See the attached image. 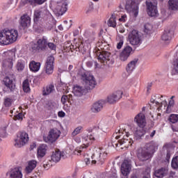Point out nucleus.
<instances>
[{
  "instance_id": "1",
  "label": "nucleus",
  "mask_w": 178,
  "mask_h": 178,
  "mask_svg": "<svg viewBox=\"0 0 178 178\" xmlns=\"http://www.w3.org/2000/svg\"><path fill=\"white\" fill-rule=\"evenodd\" d=\"M117 134H125L126 136L120 140V145H122L125 148H128L129 146L131 145L134 143L133 138V129L131 127H124L118 130Z\"/></svg>"
},
{
  "instance_id": "2",
  "label": "nucleus",
  "mask_w": 178,
  "mask_h": 178,
  "mask_svg": "<svg viewBox=\"0 0 178 178\" xmlns=\"http://www.w3.org/2000/svg\"><path fill=\"white\" fill-rule=\"evenodd\" d=\"M134 122L137 123L138 127H140L134 133L132 131V138L134 141H136V140H138V138H141V137H143L145 133L143 129V127H145V124H147V122L145 121V115H144L143 113H138L135 117Z\"/></svg>"
},
{
  "instance_id": "3",
  "label": "nucleus",
  "mask_w": 178,
  "mask_h": 178,
  "mask_svg": "<svg viewBox=\"0 0 178 178\" xmlns=\"http://www.w3.org/2000/svg\"><path fill=\"white\" fill-rule=\"evenodd\" d=\"M78 77H79L83 86L86 87V90H94V88H95L97 79H95V77H94L92 74L80 71L78 73Z\"/></svg>"
},
{
  "instance_id": "4",
  "label": "nucleus",
  "mask_w": 178,
  "mask_h": 178,
  "mask_svg": "<svg viewBox=\"0 0 178 178\" xmlns=\"http://www.w3.org/2000/svg\"><path fill=\"white\" fill-rule=\"evenodd\" d=\"M143 0H127L125 10L134 17L138 16V5Z\"/></svg>"
},
{
  "instance_id": "5",
  "label": "nucleus",
  "mask_w": 178,
  "mask_h": 178,
  "mask_svg": "<svg viewBox=\"0 0 178 178\" xmlns=\"http://www.w3.org/2000/svg\"><path fill=\"white\" fill-rule=\"evenodd\" d=\"M131 45L140 47L143 43V35L137 30H133L128 36Z\"/></svg>"
},
{
  "instance_id": "6",
  "label": "nucleus",
  "mask_w": 178,
  "mask_h": 178,
  "mask_svg": "<svg viewBox=\"0 0 178 178\" xmlns=\"http://www.w3.org/2000/svg\"><path fill=\"white\" fill-rule=\"evenodd\" d=\"M29 141V134L24 131L19 133L17 139H15V146L17 148H22L23 145H26Z\"/></svg>"
},
{
  "instance_id": "7",
  "label": "nucleus",
  "mask_w": 178,
  "mask_h": 178,
  "mask_svg": "<svg viewBox=\"0 0 178 178\" xmlns=\"http://www.w3.org/2000/svg\"><path fill=\"white\" fill-rule=\"evenodd\" d=\"M147 8V14L149 16L154 17L158 15V10L156 9V5L158 1L156 0H149L146 1Z\"/></svg>"
},
{
  "instance_id": "8",
  "label": "nucleus",
  "mask_w": 178,
  "mask_h": 178,
  "mask_svg": "<svg viewBox=\"0 0 178 178\" xmlns=\"http://www.w3.org/2000/svg\"><path fill=\"white\" fill-rule=\"evenodd\" d=\"M97 59L99 62H101V63L108 65V66L113 65L112 57L111 56V54L108 51L100 52V54L98 56Z\"/></svg>"
},
{
  "instance_id": "9",
  "label": "nucleus",
  "mask_w": 178,
  "mask_h": 178,
  "mask_svg": "<svg viewBox=\"0 0 178 178\" xmlns=\"http://www.w3.org/2000/svg\"><path fill=\"white\" fill-rule=\"evenodd\" d=\"M51 17L49 11L45 8L35 10L34 12V22H39L40 19H48Z\"/></svg>"
},
{
  "instance_id": "10",
  "label": "nucleus",
  "mask_w": 178,
  "mask_h": 178,
  "mask_svg": "<svg viewBox=\"0 0 178 178\" xmlns=\"http://www.w3.org/2000/svg\"><path fill=\"white\" fill-rule=\"evenodd\" d=\"M67 3L65 0H58L56 1V5L54 8V12L58 16H62L67 10Z\"/></svg>"
},
{
  "instance_id": "11",
  "label": "nucleus",
  "mask_w": 178,
  "mask_h": 178,
  "mask_svg": "<svg viewBox=\"0 0 178 178\" xmlns=\"http://www.w3.org/2000/svg\"><path fill=\"white\" fill-rule=\"evenodd\" d=\"M60 136V131L57 129H51L49 132L47 137H44V141L45 143H55Z\"/></svg>"
},
{
  "instance_id": "12",
  "label": "nucleus",
  "mask_w": 178,
  "mask_h": 178,
  "mask_svg": "<svg viewBox=\"0 0 178 178\" xmlns=\"http://www.w3.org/2000/svg\"><path fill=\"white\" fill-rule=\"evenodd\" d=\"M6 35L8 40H7V42H8V45L10 44H13V42H16L17 40V37L19 36V33L17 32V30L15 29H8L7 31H6Z\"/></svg>"
},
{
  "instance_id": "13",
  "label": "nucleus",
  "mask_w": 178,
  "mask_h": 178,
  "mask_svg": "<svg viewBox=\"0 0 178 178\" xmlns=\"http://www.w3.org/2000/svg\"><path fill=\"white\" fill-rule=\"evenodd\" d=\"M108 155V153L105 152H100L99 153L97 152L93 154L92 156V163H97L98 162L100 165L104 163L105 161V157Z\"/></svg>"
},
{
  "instance_id": "14",
  "label": "nucleus",
  "mask_w": 178,
  "mask_h": 178,
  "mask_svg": "<svg viewBox=\"0 0 178 178\" xmlns=\"http://www.w3.org/2000/svg\"><path fill=\"white\" fill-rule=\"evenodd\" d=\"M6 176L9 178H23V174H22V168L17 167L10 169V170L6 173Z\"/></svg>"
},
{
  "instance_id": "15",
  "label": "nucleus",
  "mask_w": 178,
  "mask_h": 178,
  "mask_svg": "<svg viewBox=\"0 0 178 178\" xmlns=\"http://www.w3.org/2000/svg\"><path fill=\"white\" fill-rule=\"evenodd\" d=\"M122 95H123V92L121 90L115 92L107 97L106 102H108V104H116L122 98Z\"/></svg>"
},
{
  "instance_id": "16",
  "label": "nucleus",
  "mask_w": 178,
  "mask_h": 178,
  "mask_svg": "<svg viewBox=\"0 0 178 178\" xmlns=\"http://www.w3.org/2000/svg\"><path fill=\"white\" fill-rule=\"evenodd\" d=\"M55 61V58L50 56L47 58V62L45 64V72L47 74H52L54 73V62Z\"/></svg>"
},
{
  "instance_id": "17",
  "label": "nucleus",
  "mask_w": 178,
  "mask_h": 178,
  "mask_svg": "<svg viewBox=\"0 0 178 178\" xmlns=\"http://www.w3.org/2000/svg\"><path fill=\"white\" fill-rule=\"evenodd\" d=\"M106 104V100L101 99L95 103H94L91 107V111L93 113H99L102 109H104V106Z\"/></svg>"
},
{
  "instance_id": "18",
  "label": "nucleus",
  "mask_w": 178,
  "mask_h": 178,
  "mask_svg": "<svg viewBox=\"0 0 178 178\" xmlns=\"http://www.w3.org/2000/svg\"><path fill=\"white\" fill-rule=\"evenodd\" d=\"M151 156H152V155H151V153H149L147 150L140 149L138 151L137 157L140 162H145V161H148Z\"/></svg>"
},
{
  "instance_id": "19",
  "label": "nucleus",
  "mask_w": 178,
  "mask_h": 178,
  "mask_svg": "<svg viewBox=\"0 0 178 178\" xmlns=\"http://www.w3.org/2000/svg\"><path fill=\"white\" fill-rule=\"evenodd\" d=\"M88 91V89L86 88V86L76 85L74 87L72 92L75 97H83Z\"/></svg>"
},
{
  "instance_id": "20",
  "label": "nucleus",
  "mask_w": 178,
  "mask_h": 178,
  "mask_svg": "<svg viewBox=\"0 0 178 178\" xmlns=\"http://www.w3.org/2000/svg\"><path fill=\"white\" fill-rule=\"evenodd\" d=\"M15 79L16 78L13 74L11 76V78L10 76H6L3 79L4 85L7 86L8 88L10 90V91H13V90L16 88V85H15V83H13V81H15Z\"/></svg>"
},
{
  "instance_id": "21",
  "label": "nucleus",
  "mask_w": 178,
  "mask_h": 178,
  "mask_svg": "<svg viewBox=\"0 0 178 178\" xmlns=\"http://www.w3.org/2000/svg\"><path fill=\"white\" fill-rule=\"evenodd\" d=\"M131 170V162L129 160H124L121 165V173L123 176H127Z\"/></svg>"
},
{
  "instance_id": "22",
  "label": "nucleus",
  "mask_w": 178,
  "mask_h": 178,
  "mask_svg": "<svg viewBox=\"0 0 178 178\" xmlns=\"http://www.w3.org/2000/svg\"><path fill=\"white\" fill-rule=\"evenodd\" d=\"M132 51H133V48H131V47L130 46L125 47L120 54V60H122V62L127 60Z\"/></svg>"
},
{
  "instance_id": "23",
  "label": "nucleus",
  "mask_w": 178,
  "mask_h": 178,
  "mask_svg": "<svg viewBox=\"0 0 178 178\" xmlns=\"http://www.w3.org/2000/svg\"><path fill=\"white\" fill-rule=\"evenodd\" d=\"M20 26L22 27V29H27L28 27H30V24L31 23V18H30V16H29L27 14H24L22 15L20 18Z\"/></svg>"
},
{
  "instance_id": "24",
  "label": "nucleus",
  "mask_w": 178,
  "mask_h": 178,
  "mask_svg": "<svg viewBox=\"0 0 178 178\" xmlns=\"http://www.w3.org/2000/svg\"><path fill=\"white\" fill-rule=\"evenodd\" d=\"M145 149L146 151H148V152L152 155V154L158 149V143L154 141L147 143L145 145Z\"/></svg>"
},
{
  "instance_id": "25",
  "label": "nucleus",
  "mask_w": 178,
  "mask_h": 178,
  "mask_svg": "<svg viewBox=\"0 0 178 178\" xmlns=\"http://www.w3.org/2000/svg\"><path fill=\"white\" fill-rule=\"evenodd\" d=\"M169 169L168 168H161L154 172V176L157 178H163L168 175Z\"/></svg>"
},
{
  "instance_id": "26",
  "label": "nucleus",
  "mask_w": 178,
  "mask_h": 178,
  "mask_svg": "<svg viewBox=\"0 0 178 178\" xmlns=\"http://www.w3.org/2000/svg\"><path fill=\"white\" fill-rule=\"evenodd\" d=\"M6 31L8 29H3L0 31V44L1 45H9L8 39L6 36Z\"/></svg>"
},
{
  "instance_id": "27",
  "label": "nucleus",
  "mask_w": 178,
  "mask_h": 178,
  "mask_svg": "<svg viewBox=\"0 0 178 178\" xmlns=\"http://www.w3.org/2000/svg\"><path fill=\"white\" fill-rule=\"evenodd\" d=\"M47 44L48 43L47 42V39L45 38L39 39L38 40V47H37L38 51H45L47 49Z\"/></svg>"
},
{
  "instance_id": "28",
  "label": "nucleus",
  "mask_w": 178,
  "mask_h": 178,
  "mask_svg": "<svg viewBox=\"0 0 178 178\" xmlns=\"http://www.w3.org/2000/svg\"><path fill=\"white\" fill-rule=\"evenodd\" d=\"M47 150H48V146H47V145H41L38 148V158H43V156H45V154H47Z\"/></svg>"
},
{
  "instance_id": "29",
  "label": "nucleus",
  "mask_w": 178,
  "mask_h": 178,
  "mask_svg": "<svg viewBox=\"0 0 178 178\" xmlns=\"http://www.w3.org/2000/svg\"><path fill=\"white\" fill-rule=\"evenodd\" d=\"M138 62V58H135L132 61H131L127 66V72L128 73H131L135 69L137 63Z\"/></svg>"
},
{
  "instance_id": "30",
  "label": "nucleus",
  "mask_w": 178,
  "mask_h": 178,
  "mask_svg": "<svg viewBox=\"0 0 178 178\" xmlns=\"http://www.w3.org/2000/svg\"><path fill=\"white\" fill-rule=\"evenodd\" d=\"M168 9L177 12L178 10V0H169Z\"/></svg>"
},
{
  "instance_id": "31",
  "label": "nucleus",
  "mask_w": 178,
  "mask_h": 178,
  "mask_svg": "<svg viewBox=\"0 0 178 178\" xmlns=\"http://www.w3.org/2000/svg\"><path fill=\"white\" fill-rule=\"evenodd\" d=\"M172 35H173V31L170 29H167L164 31L163 35L161 36V39L163 41H170L172 40Z\"/></svg>"
},
{
  "instance_id": "32",
  "label": "nucleus",
  "mask_w": 178,
  "mask_h": 178,
  "mask_svg": "<svg viewBox=\"0 0 178 178\" xmlns=\"http://www.w3.org/2000/svg\"><path fill=\"white\" fill-rule=\"evenodd\" d=\"M62 104H65L67 102L69 104H73L74 102V97L72 95H63L61 97Z\"/></svg>"
},
{
  "instance_id": "33",
  "label": "nucleus",
  "mask_w": 178,
  "mask_h": 178,
  "mask_svg": "<svg viewBox=\"0 0 178 178\" xmlns=\"http://www.w3.org/2000/svg\"><path fill=\"white\" fill-rule=\"evenodd\" d=\"M62 158V153L59 150H55L51 154V161L53 162H59Z\"/></svg>"
},
{
  "instance_id": "34",
  "label": "nucleus",
  "mask_w": 178,
  "mask_h": 178,
  "mask_svg": "<svg viewBox=\"0 0 178 178\" xmlns=\"http://www.w3.org/2000/svg\"><path fill=\"white\" fill-rule=\"evenodd\" d=\"M37 166V161L32 160L29 162L28 166L26 168V173H31Z\"/></svg>"
},
{
  "instance_id": "35",
  "label": "nucleus",
  "mask_w": 178,
  "mask_h": 178,
  "mask_svg": "<svg viewBox=\"0 0 178 178\" xmlns=\"http://www.w3.org/2000/svg\"><path fill=\"white\" fill-rule=\"evenodd\" d=\"M41 67V63H37L35 61H32L29 64V69L31 72H38L40 70V67Z\"/></svg>"
},
{
  "instance_id": "36",
  "label": "nucleus",
  "mask_w": 178,
  "mask_h": 178,
  "mask_svg": "<svg viewBox=\"0 0 178 178\" xmlns=\"http://www.w3.org/2000/svg\"><path fill=\"white\" fill-rule=\"evenodd\" d=\"M118 133V130L115 133L116 136H115V138H112V140H111V144L113 145V147H118V145H119V144H120V140H118V138H120V136L121 134H117Z\"/></svg>"
},
{
  "instance_id": "37",
  "label": "nucleus",
  "mask_w": 178,
  "mask_h": 178,
  "mask_svg": "<svg viewBox=\"0 0 178 178\" xmlns=\"http://www.w3.org/2000/svg\"><path fill=\"white\" fill-rule=\"evenodd\" d=\"M108 26H109V27H116V15L112 14L111 17L108 21Z\"/></svg>"
},
{
  "instance_id": "38",
  "label": "nucleus",
  "mask_w": 178,
  "mask_h": 178,
  "mask_svg": "<svg viewBox=\"0 0 178 178\" xmlns=\"http://www.w3.org/2000/svg\"><path fill=\"white\" fill-rule=\"evenodd\" d=\"M54 91H55V86L54 85H49L43 90V95H49Z\"/></svg>"
},
{
  "instance_id": "39",
  "label": "nucleus",
  "mask_w": 178,
  "mask_h": 178,
  "mask_svg": "<svg viewBox=\"0 0 178 178\" xmlns=\"http://www.w3.org/2000/svg\"><path fill=\"white\" fill-rule=\"evenodd\" d=\"M87 147H88V145H85L83 144L82 146H80L79 147H76L75 149V150L74 151V155H79V154H81V152L83 149H86V148H87Z\"/></svg>"
},
{
  "instance_id": "40",
  "label": "nucleus",
  "mask_w": 178,
  "mask_h": 178,
  "mask_svg": "<svg viewBox=\"0 0 178 178\" xmlns=\"http://www.w3.org/2000/svg\"><path fill=\"white\" fill-rule=\"evenodd\" d=\"M170 145L167 144L163 146V149H166L167 150V154H166V156H165V160L167 161V162H169V159H170Z\"/></svg>"
},
{
  "instance_id": "41",
  "label": "nucleus",
  "mask_w": 178,
  "mask_h": 178,
  "mask_svg": "<svg viewBox=\"0 0 178 178\" xmlns=\"http://www.w3.org/2000/svg\"><path fill=\"white\" fill-rule=\"evenodd\" d=\"M22 88H23L24 92H30V84L29 83V79H26L23 82Z\"/></svg>"
},
{
  "instance_id": "42",
  "label": "nucleus",
  "mask_w": 178,
  "mask_h": 178,
  "mask_svg": "<svg viewBox=\"0 0 178 178\" xmlns=\"http://www.w3.org/2000/svg\"><path fill=\"white\" fill-rule=\"evenodd\" d=\"M171 73L172 74H175L176 73H178V58L174 60L172 63V70Z\"/></svg>"
},
{
  "instance_id": "43",
  "label": "nucleus",
  "mask_w": 178,
  "mask_h": 178,
  "mask_svg": "<svg viewBox=\"0 0 178 178\" xmlns=\"http://www.w3.org/2000/svg\"><path fill=\"white\" fill-rule=\"evenodd\" d=\"M17 70L18 72H22L24 70V61L19 60L17 63V66H16Z\"/></svg>"
},
{
  "instance_id": "44",
  "label": "nucleus",
  "mask_w": 178,
  "mask_h": 178,
  "mask_svg": "<svg viewBox=\"0 0 178 178\" xmlns=\"http://www.w3.org/2000/svg\"><path fill=\"white\" fill-rule=\"evenodd\" d=\"M74 48V46L72 45V43L70 42H67L65 46H64V49L65 51V52H73V50Z\"/></svg>"
},
{
  "instance_id": "45",
  "label": "nucleus",
  "mask_w": 178,
  "mask_h": 178,
  "mask_svg": "<svg viewBox=\"0 0 178 178\" xmlns=\"http://www.w3.org/2000/svg\"><path fill=\"white\" fill-rule=\"evenodd\" d=\"M76 51H80V52L84 54L88 51V47L87 46H84L83 44H81L79 47H76Z\"/></svg>"
},
{
  "instance_id": "46",
  "label": "nucleus",
  "mask_w": 178,
  "mask_h": 178,
  "mask_svg": "<svg viewBox=\"0 0 178 178\" xmlns=\"http://www.w3.org/2000/svg\"><path fill=\"white\" fill-rule=\"evenodd\" d=\"M30 5H35L37 3L38 5H42L44 2L47 0H26Z\"/></svg>"
},
{
  "instance_id": "47",
  "label": "nucleus",
  "mask_w": 178,
  "mask_h": 178,
  "mask_svg": "<svg viewBox=\"0 0 178 178\" xmlns=\"http://www.w3.org/2000/svg\"><path fill=\"white\" fill-rule=\"evenodd\" d=\"M171 166L172 169H177L178 168V156L174 157L172 160Z\"/></svg>"
},
{
  "instance_id": "48",
  "label": "nucleus",
  "mask_w": 178,
  "mask_h": 178,
  "mask_svg": "<svg viewBox=\"0 0 178 178\" xmlns=\"http://www.w3.org/2000/svg\"><path fill=\"white\" fill-rule=\"evenodd\" d=\"M168 120L171 123H177V122H178V115H176V114L170 115V117H169Z\"/></svg>"
},
{
  "instance_id": "49",
  "label": "nucleus",
  "mask_w": 178,
  "mask_h": 178,
  "mask_svg": "<svg viewBox=\"0 0 178 178\" xmlns=\"http://www.w3.org/2000/svg\"><path fill=\"white\" fill-rule=\"evenodd\" d=\"M144 27L145 33H146V34H149V33H151V31L152 30V26L151 25V24L147 23L145 24Z\"/></svg>"
},
{
  "instance_id": "50",
  "label": "nucleus",
  "mask_w": 178,
  "mask_h": 178,
  "mask_svg": "<svg viewBox=\"0 0 178 178\" xmlns=\"http://www.w3.org/2000/svg\"><path fill=\"white\" fill-rule=\"evenodd\" d=\"M81 129H83L82 127H76V128L74 130V131L72 132V136L73 137H74V136H77V134H80V131H81Z\"/></svg>"
},
{
  "instance_id": "51",
  "label": "nucleus",
  "mask_w": 178,
  "mask_h": 178,
  "mask_svg": "<svg viewBox=\"0 0 178 178\" xmlns=\"http://www.w3.org/2000/svg\"><path fill=\"white\" fill-rule=\"evenodd\" d=\"M47 47L48 48H49V49L51 51H54V52H56V45L52 42H49L47 43Z\"/></svg>"
},
{
  "instance_id": "52",
  "label": "nucleus",
  "mask_w": 178,
  "mask_h": 178,
  "mask_svg": "<svg viewBox=\"0 0 178 178\" xmlns=\"http://www.w3.org/2000/svg\"><path fill=\"white\" fill-rule=\"evenodd\" d=\"M173 105H175V100L173 99L170 100L168 103V106L167 107V110H166L167 113H169V112H170V108H172Z\"/></svg>"
},
{
  "instance_id": "53",
  "label": "nucleus",
  "mask_w": 178,
  "mask_h": 178,
  "mask_svg": "<svg viewBox=\"0 0 178 178\" xmlns=\"http://www.w3.org/2000/svg\"><path fill=\"white\" fill-rule=\"evenodd\" d=\"M150 102L152 104H156V105H159V107L157 108V111H159L161 109V107L162 106V103H159V102L156 101V99H151Z\"/></svg>"
},
{
  "instance_id": "54",
  "label": "nucleus",
  "mask_w": 178,
  "mask_h": 178,
  "mask_svg": "<svg viewBox=\"0 0 178 178\" xmlns=\"http://www.w3.org/2000/svg\"><path fill=\"white\" fill-rule=\"evenodd\" d=\"M13 100L10 98H6L4 99V105L5 106H10L12 105Z\"/></svg>"
},
{
  "instance_id": "55",
  "label": "nucleus",
  "mask_w": 178,
  "mask_h": 178,
  "mask_svg": "<svg viewBox=\"0 0 178 178\" xmlns=\"http://www.w3.org/2000/svg\"><path fill=\"white\" fill-rule=\"evenodd\" d=\"M124 42V41L123 40V38H120L119 42L117 44V49H121L122 47H123Z\"/></svg>"
},
{
  "instance_id": "56",
  "label": "nucleus",
  "mask_w": 178,
  "mask_h": 178,
  "mask_svg": "<svg viewBox=\"0 0 178 178\" xmlns=\"http://www.w3.org/2000/svg\"><path fill=\"white\" fill-rule=\"evenodd\" d=\"M8 55H9V56H10V63H12V60H13V58L15 56V54L13 51H10V52H8Z\"/></svg>"
},
{
  "instance_id": "57",
  "label": "nucleus",
  "mask_w": 178,
  "mask_h": 178,
  "mask_svg": "<svg viewBox=\"0 0 178 178\" xmlns=\"http://www.w3.org/2000/svg\"><path fill=\"white\" fill-rule=\"evenodd\" d=\"M127 20V15H122L121 18L119 19L120 22H126Z\"/></svg>"
},
{
  "instance_id": "58",
  "label": "nucleus",
  "mask_w": 178,
  "mask_h": 178,
  "mask_svg": "<svg viewBox=\"0 0 178 178\" xmlns=\"http://www.w3.org/2000/svg\"><path fill=\"white\" fill-rule=\"evenodd\" d=\"M15 120H20L23 119V114L18 113L17 115L15 116Z\"/></svg>"
},
{
  "instance_id": "59",
  "label": "nucleus",
  "mask_w": 178,
  "mask_h": 178,
  "mask_svg": "<svg viewBox=\"0 0 178 178\" xmlns=\"http://www.w3.org/2000/svg\"><path fill=\"white\" fill-rule=\"evenodd\" d=\"M50 166H51V165H49V163H48V162L44 161L43 168L44 169H49Z\"/></svg>"
},
{
  "instance_id": "60",
  "label": "nucleus",
  "mask_w": 178,
  "mask_h": 178,
  "mask_svg": "<svg viewBox=\"0 0 178 178\" xmlns=\"http://www.w3.org/2000/svg\"><path fill=\"white\" fill-rule=\"evenodd\" d=\"M152 87V83H148L147 87V94H149V91L151 90V88Z\"/></svg>"
},
{
  "instance_id": "61",
  "label": "nucleus",
  "mask_w": 178,
  "mask_h": 178,
  "mask_svg": "<svg viewBox=\"0 0 178 178\" xmlns=\"http://www.w3.org/2000/svg\"><path fill=\"white\" fill-rule=\"evenodd\" d=\"M58 116H59V118H65V112L59 111L58 112Z\"/></svg>"
},
{
  "instance_id": "62",
  "label": "nucleus",
  "mask_w": 178,
  "mask_h": 178,
  "mask_svg": "<svg viewBox=\"0 0 178 178\" xmlns=\"http://www.w3.org/2000/svg\"><path fill=\"white\" fill-rule=\"evenodd\" d=\"M86 66H87L88 67H91L92 66V61H88V62L86 63Z\"/></svg>"
},
{
  "instance_id": "63",
  "label": "nucleus",
  "mask_w": 178,
  "mask_h": 178,
  "mask_svg": "<svg viewBox=\"0 0 178 178\" xmlns=\"http://www.w3.org/2000/svg\"><path fill=\"white\" fill-rule=\"evenodd\" d=\"M85 162L86 163V165H90V163H91V160H90V159L86 158L85 159Z\"/></svg>"
},
{
  "instance_id": "64",
  "label": "nucleus",
  "mask_w": 178,
  "mask_h": 178,
  "mask_svg": "<svg viewBox=\"0 0 178 178\" xmlns=\"http://www.w3.org/2000/svg\"><path fill=\"white\" fill-rule=\"evenodd\" d=\"M156 133V130H154L151 132L150 134V137L151 138H152L154 137V136H155V134Z\"/></svg>"
}]
</instances>
